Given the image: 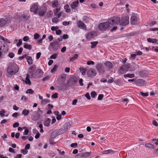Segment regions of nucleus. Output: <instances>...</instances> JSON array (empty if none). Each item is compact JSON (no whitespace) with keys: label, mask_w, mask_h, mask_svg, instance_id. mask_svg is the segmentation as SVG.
Listing matches in <instances>:
<instances>
[{"label":"nucleus","mask_w":158,"mask_h":158,"mask_svg":"<svg viewBox=\"0 0 158 158\" xmlns=\"http://www.w3.org/2000/svg\"><path fill=\"white\" fill-rule=\"evenodd\" d=\"M19 70L18 66L15 64L12 63H10L8 64L7 69V72L10 75L15 74Z\"/></svg>","instance_id":"1"},{"label":"nucleus","mask_w":158,"mask_h":158,"mask_svg":"<svg viewBox=\"0 0 158 158\" xmlns=\"http://www.w3.org/2000/svg\"><path fill=\"white\" fill-rule=\"evenodd\" d=\"M91 153V152H83L82 153L83 157H86L89 156L90 154Z\"/></svg>","instance_id":"32"},{"label":"nucleus","mask_w":158,"mask_h":158,"mask_svg":"<svg viewBox=\"0 0 158 158\" xmlns=\"http://www.w3.org/2000/svg\"><path fill=\"white\" fill-rule=\"evenodd\" d=\"M57 95V93H55L52 95V98H56L58 97Z\"/></svg>","instance_id":"61"},{"label":"nucleus","mask_w":158,"mask_h":158,"mask_svg":"<svg viewBox=\"0 0 158 158\" xmlns=\"http://www.w3.org/2000/svg\"><path fill=\"white\" fill-rule=\"evenodd\" d=\"M79 4V1L78 0L73 2L71 4L70 6L72 9H77L78 7V5Z\"/></svg>","instance_id":"13"},{"label":"nucleus","mask_w":158,"mask_h":158,"mask_svg":"<svg viewBox=\"0 0 158 158\" xmlns=\"http://www.w3.org/2000/svg\"><path fill=\"white\" fill-rule=\"evenodd\" d=\"M129 23V18L127 17H124L120 20V24L123 26H126Z\"/></svg>","instance_id":"6"},{"label":"nucleus","mask_w":158,"mask_h":158,"mask_svg":"<svg viewBox=\"0 0 158 158\" xmlns=\"http://www.w3.org/2000/svg\"><path fill=\"white\" fill-rule=\"evenodd\" d=\"M148 42L150 43H156L157 41V40L156 39H152L150 38H148L147 39Z\"/></svg>","instance_id":"23"},{"label":"nucleus","mask_w":158,"mask_h":158,"mask_svg":"<svg viewBox=\"0 0 158 158\" xmlns=\"http://www.w3.org/2000/svg\"><path fill=\"white\" fill-rule=\"evenodd\" d=\"M8 56L10 58H13L15 56V54L13 52H10L9 53Z\"/></svg>","instance_id":"56"},{"label":"nucleus","mask_w":158,"mask_h":158,"mask_svg":"<svg viewBox=\"0 0 158 158\" xmlns=\"http://www.w3.org/2000/svg\"><path fill=\"white\" fill-rule=\"evenodd\" d=\"M145 81L142 79H138L135 82V84L138 86H142L144 85Z\"/></svg>","instance_id":"11"},{"label":"nucleus","mask_w":158,"mask_h":158,"mask_svg":"<svg viewBox=\"0 0 158 158\" xmlns=\"http://www.w3.org/2000/svg\"><path fill=\"white\" fill-rule=\"evenodd\" d=\"M132 66H133L135 68L131 69L130 68V64H124L122 65V68L123 67L125 71L126 72L129 71L131 70H134L138 66V65H137L135 63H132Z\"/></svg>","instance_id":"5"},{"label":"nucleus","mask_w":158,"mask_h":158,"mask_svg":"<svg viewBox=\"0 0 158 158\" xmlns=\"http://www.w3.org/2000/svg\"><path fill=\"white\" fill-rule=\"evenodd\" d=\"M134 76L135 75L134 74H127L124 75V77L125 78L128 77L132 78L134 77Z\"/></svg>","instance_id":"31"},{"label":"nucleus","mask_w":158,"mask_h":158,"mask_svg":"<svg viewBox=\"0 0 158 158\" xmlns=\"http://www.w3.org/2000/svg\"><path fill=\"white\" fill-rule=\"evenodd\" d=\"M24 48L31 50L32 49V47L31 46L28 44H25L23 45Z\"/></svg>","instance_id":"28"},{"label":"nucleus","mask_w":158,"mask_h":158,"mask_svg":"<svg viewBox=\"0 0 158 158\" xmlns=\"http://www.w3.org/2000/svg\"><path fill=\"white\" fill-rule=\"evenodd\" d=\"M46 10H43L40 11L39 12V15L43 16V15L45 13Z\"/></svg>","instance_id":"36"},{"label":"nucleus","mask_w":158,"mask_h":158,"mask_svg":"<svg viewBox=\"0 0 158 158\" xmlns=\"http://www.w3.org/2000/svg\"><path fill=\"white\" fill-rule=\"evenodd\" d=\"M53 14L52 11L51 10L49 11L47 13V16L48 17H51Z\"/></svg>","instance_id":"42"},{"label":"nucleus","mask_w":158,"mask_h":158,"mask_svg":"<svg viewBox=\"0 0 158 158\" xmlns=\"http://www.w3.org/2000/svg\"><path fill=\"white\" fill-rule=\"evenodd\" d=\"M60 78L62 80V82H60V84H63L65 80L66 76L65 74H63L60 76Z\"/></svg>","instance_id":"25"},{"label":"nucleus","mask_w":158,"mask_h":158,"mask_svg":"<svg viewBox=\"0 0 158 158\" xmlns=\"http://www.w3.org/2000/svg\"><path fill=\"white\" fill-rule=\"evenodd\" d=\"M95 32L94 31H92L88 33L86 36V38L88 40H90L93 38L95 37Z\"/></svg>","instance_id":"14"},{"label":"nucleus","mask_w":158,"mask_h":158,"mask_svg":"<svg viewBox=\"0 0 158 158\" xmlns=\"http://www.w3.org/2000/svg\"><path fill=\"white\" fill-rule=\"evenodd\" d=\"M85 96L88 100H90L91 98L89 93H87L85 94Z\"/></svg>","instance_id":"52"},{"label":"nucleus","mask_w":158,"mask_h":158,"mask_svg":"<svg viewBox=\"0 0 158 158\" xmlns=\"http://www.w3.org/2000/svg\"><path fill=\"white\" fill-rule=\"evenodd\" d=\"M22 18L24 20H27L28 19V16L25 15H22Z\"/></svg>","instance_id":"53"},{"label":"nucleus","mask_w":158,"mask_h":158,"mask_svg":"<svg viewBox=\"0 0 158 158\" xmlns=\"http://www.w3.org/2000/svg\"><path fill=\"white\" fill-rule=\"evenodd\" d=\"M78 56L77 54H75L73 57H71L69 59L70 61H73L77 59Z\"/></svg>","instance_id":"24"},{"label":"nucleus","mask_w":158,"mask_h":158,"mask_svg":"<svg viewBox=\"0 0 158 158\" xmlns=\"http://www.w3.org/2000/svg\"><path fill=\"white\" fill-rule=\"evenodd\" d=\"M125 73H126V72L124 70V68H122V65L119 69L118 73L119 74H123Z\"/></svg>","instance_id":"30"},{"label":"nucleus","mask_w":158,"mask_h":158,"mask_svg":"<svg viewBox=\"0 0 158 158\" xmlns=\"http://www.w3.org/2000/svg\"><path fill=\"white\" fill-rule=\"evenodd\" d=\"M140 93L141 95L143 97H147L148 95V92L144 93L142 92H140Z\"/></svg>","instance_id":"44"},{"label":"nucleus","mask_w":158,"mask_h":158,"mask_svg":"<svg viewBox=\"0 0 158 158\" xmlns=\"http://www.w3.org/2000/svg\"><path fill=\"white\" fill-rule=\"evenodd\" d=\"M97 95L96 92L94 91H92L91 93V96L92 98H94Z\"/></svg>","instance_id":"40"},{"label":"nucleus","mask_w":158,"mask_h":158,"mask_svg":"<svg viewBox=\"0 0 158 158\" xmlns=\"http://www.w3.org/2000/svg\"><path fill=\"white\" fill-rule=\"evenodd\" d=\"M136 54H132L131 55L130 58L133 60H134L136 57Z\"/></svg>","instance_id":"51"},{"label":"nucleus","mask_w":158,"mask_h":158,"mask_svg":"<svg viewBox=\"0 0 158 158\" xmlns=\"http://www.w3.org/2000/svg\"><path fill=\"white\" fill-rule=\"evenodd\" d=\"M104 95L103 94H100L98 98V100H101L103 98Z\"/></svg>","instance_id":"55"},{"label":"nucleus","mask_w":158,"mask_h":158,"mask_svg":"<svg viewBox=\"0 0 158 158\" xmlns=\"http://www.w3.org/2000/svg\"><path fill=\"white\" fill-rule=\"evenodd\" d=\"M6 112L5 110L4 109H2L0 111V115L1 116L3 117L5 116L4 113Z\"/></svg>","instance_id":"41"},{"label":"nucleus","mask_w":158,"mask_h":158,"mask_svg":"<svg viewBox=\"0 0 158 158\" xmlns=\"http://www.w3.org/2000/svg\"><path fill=\"white\" fill-rule=\"evenodd\" d=\"M79 69L81 72L82 75H84L85 74L86 70V69L83 68H80Z\"/></svg>","instance_id":"35"},{"label":"nucleus","mask_w":158,"mask_h":158,"mask_svg":"<svg viewBox=\"0 0 158 158\" xmlns=\"http://www.w3.org/2000/svg\"><path fill=\"white\" fill-rule=\"evenodd\" d=\"M76 157L77 158H81L83 157L82 153H80L77 154L76 156Z\"/></svg>","instance_id":"47"},{"label":"nucleus","mask_w":158,"mask_h":158,"mask_svg":"<svg viewBox=\"0 0 158 158\" xmlns=\"http://www.w3.org/2000/svg\"><path fill=\"white\" fill-rule=\"evenodd\" d=\"M94 62L92 60H89L87 61V64L89 65L90 64L94 65Z\"/></svg>","instance_id":"49"},{"label":"nucleus","mask_w":158,"mask_h":158,"mask_svg":"<svg viewBox=\"0 0 158 158\" xmlns=\"http://www.w3.org/2000/svg\"><path fill=\"white\" fill-rule=\"evenodd\" d=\"M30 111H29V110L27 109H24L23 110L22 114L25 116H26L28 115Z\"/></svg>","instance_id":"26"},{"label":"nucleus","mask_w":158,"mask_h":158,"mask_svg":"<svg viewBox=\"0 0 158 158\" xmlns=\"http://www.w3.org/2000/svg\"><path fill=\"white\" fill-rule=\"evenodd\" d=\"M145 146L148 148L154 149V146L152 144L147 143L145 144Z\"/></svg>","instance_id":"34"},{"label":"nucleus","mask_w":158,"mask_h":158,"mask_svg":"<svg viewBox=\"0 0 158 158\" xmlns=\"http://www.w3.org/2000/svg\"><path fill=\"white\" fill-rule=\"evenodd\" d=\"M27 55L26 54L22 56L19 57V58L20 60H22L23 59L26 58V59Z\"/></svg>","instance_id":"57"},{"label":"nucleus","mask_w":158,"mask_h":158,"mask_svg":"<svg viewBox=\"0 0 158 158\" xmlns=\"http://www.w3.org/2000/svg\"><path fill=\"white\" fill-rule=\"evenodd\" d=\"M23 40L24 41H27L29 40V37L27 36H25L23 38Z\"/></svg>","instance_id":"54"},{"label":"nucleus","mask_w":158,"mask_h":158,"mask_svg":"<svg viewBox=\"0 0 158 158\" xmlns=\"http://www.w3.org/2000/svg\"><path fill=\"white\" fill-rule=\"evenodd\" d=\"M60 7H57L56 10H54V13L55 15L57 14L60 10Z\"/></svg>","instance_id":"38"},{"label":"nucleus","mask_w":158,"mask_h":158,"mask_svg":"<svg viewBox=\"0 0 158 158\" xmlns=\"http://www.w3.org/2000/svg\"><path fill=\"white\" fill-rule=\"evenodd\" d=\"M138 19L137 17L135 16H132L130 19V23L131 24L135 25L137 24Z\"/></svg>","instance_id":"9"},{"label":"nucleus","mask_w":158,"mask_h":158,"mask_svg":"<svg viewBox=\"0 0 158 158\" xmlns=\"http://www.w3.org/2000/svg\"><path fill=\"white\" fill-rule=\"evenodd\" d=\"M64 9L65 10V11L67 13H69L71 11V9L69 8V6L68 4L64 6Z\"/></svg>","instance_id":"27"},{"label":"nucleus","mask_w":158,"mask_h":158,"mask_svg":"<svg viewBox=\"0 0 158 158\" xmlns=\"http://www.w3.org/2000/svg\"><path fill=\"white\" fill-rule=\"evenodd\" d=\"M23 128L26 129L25 130L24 132L23 133V135H27L29 132V130H28L27 128V127H23Z\"/></svg>","instance_id":"39"},{"label":"nucleus","mask_w":158,"mask_h":158,"mask_svg":"<svg viewBox=\"0 0 158 158\" xmlns=\"http://www.w3.org/2000/svg\"><path fill=\"white\" fill-rule=\"evenodd\" d=\"M35 73H36V74H35V73H32L31 77H35V76H36L38 78H40L43 75V72L41 69H37Z\"/></svg>","instance_id":"7"},{"label":"nucleus","mask_w":158,"mask_h":158,"mask_svg":"<svg viewBox=\"0 0 158 158\" xmlns=\"http://www.w3.org/2000/svg\"><path fill=\"white\" fill-rule=\"evenodd\" d=\"M63 39H68L69 36L67 34H64L62 37Z\"/></svg>","instance_id":"62"},{"label":"nucleus","mask_w":158,"mask_h":158,"mask_svg":"<svg viewBox=\"0 0 158 158\" xmlns=\"http://www.w3.org/2000/svg\"><path fill=\"white\" fill-rule=\"evenodd\" d=\"M22 44V40L20 39L19 40V42L17 44V47H20Z\"/></svg>","instance_id":"48"},{"label":"nucleus","mask_w":158,"mask_h":158,"mask_svg":"<svg viewBox=\"0 0 158 158\" xmlns=\"http://www.w3.org/2000/svg\"><path fill=\"white\" fill-rule=\"evenodd\" d=\"M56 56H57V54L55 53L54 54L51 55V56L50 58L51 59H55L56 58Z\"/></svg>","instance_id":"63"},{"label":"nucleus","mask_w":158,"mask_h":158,"mask_svg":"<svg viewBox=\"0 0 158 158\" xmlns=\"http://www.w3.org/2000/svg\"><path fill=\"white\" fill-rule=\"evenodd\" d=\"M77 143H72L70 145V146L71 147L73 148H77Z\"/></svg>","instance_id":"50"},{"label":"nucleus","mask_w":158,"mask_h":158,"mask_svg":"<svg viewBox=\"0 0 158 158\" xmlns=\"http://www.w3.org/2000/svg\"><path fill=\"white\" fill-rule=\"evenodd\" d=\"M21 152L24 154V155H25L26 154L27 152H28V151L27 150H26V149H22L21 151Z\"/></svg>","instance_id":"46"},{"label":"nucleus","mask_w":158,"mask_h":158,"mask_svg":"<svg viewBox=\"0 0 158 158\" xmlns=\"http://www.w3.org/2000/svg\"><path fill=\"white\" fill-rule=\"evenodd\" d=\"M95 70L93 69H90L88 70L87 72V74L89 77H92L96 75Z\"/></svg>","instance_id":"10"},{"label":"nucleus","mask_w":158,"mask_h":158,"mask_svg":"<svg viewBox=\"0 0 158 158\" xmlns=\"http://www.w3.org/2000/svg\"><path fill=\"white\" fill-rule=\"evenodd\" d=\"M40 108H38V110L36 111L33 112L31 115V118L33 121H36L38 120L40 118V113L42 112Z\"/></svg>","instance_id":"3"},{"label":"nucleus","mask_w":158,"mask_h":158,"mask_svg":"<svg viewBox=\"0 0 158 158\" xmlns=\"http://www.w3.org/2000/svg\"><path fill=\"white\" fill-rule=\"evenodd\" d=\"M23 50V48L21 47L19 49V50L18 51V54L19 55L21 54L22 53V52Z\"/></svg>","instance_id":"60"},{"label":"nucleus","mask_w":158,"mask_h":158,"mask_svg":"<svg viewBox=\"0 0 158 158\" xmlns=\"http://www.w3.org/2000/svg\"><path fill=\"white\" fill-rule=\"evenodd\" d=\"M110 24L108 21L101 23L98 25V29L100 31H104L109 29Z\"/></svg>","instance_id":"2"},{"label":"nucleus","mask_w":158,"mask_h":158,"mask_svg":"<svg viewBox=\"0 0 158 158\" xmlns=\"http://www.w3.org/2000/svg\"><path fill=\"white\" fill-rule=\"evenodd\" d=\"M6 23V21L5 19H0V26H4Z\"/></svg>","instance_id":"21"},{"label":"nucleus","mask_w":158,"mask_h":158,"mask_svg":"<svg viewBox=\"0 0 158 158\" xmlns=\"http://www.w3.org/2000/svg\"><path fill=\"white\" fill-rule=\"evenodd\" d=\"M104 154H107L108 153H111V154H114V151L111 150H106L104 152Z\"/></svg>","instance_id":"33"},{"label":"nucleus","mask_w":158,"mask_h":158,"mask_svg":"<svg viewBox=\"0 0 158 158\" xmlns=\"http://www.w3.org/2000/svg\"><path fill=\"white\" fill-rule=\"evenodd\" d=\"M108 21L111 25L118 24L120 23V19L118 17H113L108 19Z\"/></svg>","instance_id":"4"},{"label":"nucleus","mask_w":158,"mask_h":158,"mask_svg":"<svg viewBox=\"0 0 158 158\" xmlns=\"http://www.w3.org/2000/svg\"><path fill=\"white\" fill-rule=\"evenodd\" d=\"M19 123L18 122H16L14 123L13 125V126L15 128L18 127L19 126Z\"/></svg>","instance_id":"58"},{"label":"nucleus","mask_w":158,"mask_h":158,"mask_svg":"<svg viewBox=\"0 0 158 158\" xmlns=\"http://www.w3.org/2000/svg\"><path fill=\"white\" fill-rule=\"evenodd\" d=\"M38 8V6L36 4H34L31 6L30 9V11L34 12L35 14H36Z\"/></svg>","instance_id":"15"},{"label":"nucleus","mask_w":158,"mask_h":158,"mask_svg":"<svg viewBox=\"0 0 158 158\" xmlns=\"http://www.w3.org/2000/svg\"><path fill=\"white\" fill-rule=\"evenodd\" d=\"M29 75L28 74H27L26 75V83L29 85H31V81L29 79Z\"/></svg>","instance_id":"22"},{"label":"nucleus","mask_w":158,"mask_h":158,"mask_svg":"<svg viewBox=\"0 0 158 158\" xmlns=\"http://www.w3.org/2000/svg\"><path fill=\"white\" fill-rule=\"evenodd\" d=\"M51 120V119L50 118H46L44 122V125L46 126L49 127L50 125Z\"/></svg>","instance_id":"18"},{"label":"nucleus","mask_w":158,"mask_h":158,"mask_svg":"<svg viewBox=\"0 0 158 158\" xmlns=\"http://www.w3.org/2000/svg\"><path fill=\"white\" fill-rule=\"evenodd\" d=\"M34 91L31 89H28L26 92L27 94H32L34 93Z\"/></svg>","instance_id":"37"},{"label":"nucleus","mask_w":158,"mask_h":158,"mask_svg":"<svg viewBox=\"0 0 158 158\" xmlns=\"http://www.w3.org/2000/svg\"><path fill=\"white\" fill-rule=\"evenodd\" d=\"M40 36V35L36 33L34 34V39L35 40H37L39 38Z\"/></svg>","instance_id":"45"},{"label":"nucleus","mask_w":158,"mask_h":158,"mask_svg":"<svg viewBox=\"0 0 158 158\" xmlns=\"http://www.w3.org/2000/svg\"><path fill=\"white\" fill-rule=\"evenodd\" d=\"M52 7H60V5L58 3V1L57 0H54L52 2Z\"/></svg>","instance_id":"16"},{"label":"nucleus","mask_w":158,"mask_h":158,"mask_svg":"<svg viewBox=\"0 0 158 158\" xmlns=\"http://www.w3.org/2000/svg\"><path fill=\"white\" fill-rule=\"evenodd\" d=\"M36 69V68L35 65H33L30 66L28 69V73H31L34 72Z\"/></svg>","instance_id":"19"},{"label":"nucleus","mask_w":158,"mask_h":158,"mask_svg":"<svg viewBox=\"0 0 158 158\" xmlns=\"http://www.w3.org/2000/svg\"><path fill=\"white\" fill-rule=\"evenodd\" d=\"M96 68L99 73H102L104 72V68L101 63H98L96 66Z\"/></svg>","instance_id":"8"},{"label":"nucleus","mask_w":158,"mask_h":158,"mask_svg":"<svg viewBox=\"0 0 158 158\" xmlns=\"http://www.w3.org/2000/svg\"><path fill=\"white\" fill-rule=\"evenodd\" d=\"M61 32L62 31L61 30H56V34L57 35H60L61 34Z\"/></svg>","instance_id":"64"},{"label":"nucleus","mask_w":158,"mask_h":158,"mask_svg":"<svg viewBox=\"0 0 158 158\" xmlns=\"http://www.w3.org/2000/svg\"><path fill=\"white\" fill-rule=\"evenodd\" d=\"M58 19L56 17V18H54L52 19V21L53 22L56 23L58 21Z\"/></svg>","instance_id":"59"},{"label":"nucleus","mask_w":158,"mask_h":158,"mask_svg":"<svg viewBox=\"0 0 158 158\" xmlns=\"http://www.w3.org/2000/svg\"><path fill=\"white\" fill-rule=\"evenodd\" d=\"M98 44V42L97 41L91 42V44L92 45L91 48H94Z\"/></svg>","instance_id":"29"},{"label":"nucleus","mask_w":158,"mask_h":158,"mask_svg":"<svg viewBox=\"0 0 158 158\" xmlns=\"http://www.w3.org/2000/svg\"><path fill=\"white\" fill-rule=\"evenodd\" d=\"M57 66L56 65H54L53 68L51 69V72L52 73H53L57 69Z\"/></svg>","instance_id":"43"},{"label":"nucleus","mask_w":158,"mask_h":158,"mask_svg":"<svg viewBox=\"0 0 158 158\" xmlns=\"http://www.w3.org/2000/svg\"><path fill=\"white\" fill-rule=\"evenodd\" d=\"M77 25L78 27L81 28L85 30H86V25L84 23L82 22L81 21H79L77 22Z\"/></svg>","instance_id":"12"},{"label":"nucleus","mask_w":158,"mask_h":158,"mask_svg":"<svg viewBox=\"0 0 158 158\" xmlns=\"http://www.w3.org/2000/svg\"><path fill=\"white\" fill-rule=\"evenodd\" d=\"M104 64H105L106 66V67H107V68L108 69H110L112 68V63L110 61H106L104 63Z\"/></svg>","instance_id":"17"},{"label":"nucleus","mask_w":158,"mask_h":158,"mask_svg":"<svg viewBox=\"0 0 158 158\" xmlns=\"http://www.w3.org/2000/svg\"><path fill=\"white\" fill-rule=\"evenodd\" d=\"M26 59L27 60L28 63L29 65H31L32 64L33 60L31 57L27 55L26 58Z\"/></svg>","instance_id":"20"}]
</instances>
